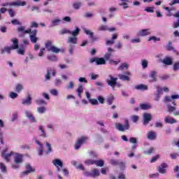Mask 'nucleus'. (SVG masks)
Instances as JSON below:
<instances>
[{"label":"nucleus","mask_w":179,"mask_h":179,"mask_svg":"<svg viewBox=\"0 0 179 179\" xmlns=\"http://www.w3.org/2000/svg\"><path fill=\"white\" fill-rule=\"evenodd\" d=\"M110 79L106 80V83L108 86H110L113 89L117 86V81L118 80V78H114L113 76H109Z\"/></svg>","instance_id":"nucleus-7"},{"label":"nucleus","mask_w":179,"mask_h":179,"mask_svg":"<svg viewBox=\"0 0 179 179\" xmlns=\"http://www.w3.org/2000/svg\"><path fill=\"white\" fill-rule=\"evenodd\" d=\"M50 94H52V96H58V91L55 89L50 90Z\"/></svg>","instance_id":"nucleus-63"},{"label":"nucleus","mask_w":179,"mask_h":179,"mask_svg":"<svg viewBox=\"0 0 179 179\" xmlns=\"http://www.w3.org/2000/svg\"><path fill=\"white\" fill-rule=\"evenodd\" d=\"M152 40H153V41H160V38H157L156 36H151L148 38V41H152Z\"/></svg>","instance_id":"nucleus-57"},{"label":"nucleus","mask_w":179,"mask_h":179,"mask_svg":"<svg viewBox=\"0 0 179 179\" xmlns=\"http://www.w3.org/2000/svg\"><path fill=\"white\" fill-rule=\"evenodd\" d=\"M39 131L42 132L41 136L43 138H47V134H45V131H44V128H43V126H39Z\"/></svg>","instance_id":"nucleus-46"},{"label":"nucleus","mask_w":179,"mask_h":179,"mask_svg":"<svg viewBox=\"0 0 179 179\" xmlns=\"http://www.w3.org/2000/svg\"><path fill=\"white\" fill-rule=\"evenodd\" d=\"M95 163V160L94 159H86L85 161V164H86V166H90V165H93Z\"/></svg>","instance_id":"nucleus-36"},{"label":"nucleus","mask_w":179,"mask_h":179,"mask_svg":"<svg viewBox=\"0 0 179 179\" xmlns=\"http://www.w3.org/2000/svg\"><path fill=\"white\" fill-rule=\"evenodd\" d=\"M8 15L11 17H15V10H13V9H8Z\"/></svg>","instance_id":"nucleus-58"},{"label":"nucleus","mask_w":179,"mask_h":179,"mask_svg":"<svg viewBox=\"0 0 179 179\" xmlns=\"http://www.w3.org/2000/svg\"><path fill=\"white\" fill-rule=\"evenodd\" d=\"M148 62L146 60H142V67H143V69H146V68H148Z\"/></svg>","instance_id":"nucleus-61"},{"label":"nucleus","mask_w":179,"mask_h":179,"mask_svg":"<svg viewBox=\"0 0 179 179\" xmlns=\"http://www.w3.org/2000/svg\"><path fill=\"white\" fill-rule=\"evenodd\" d=\"M84 33H85V34H87V36H90V38L91 36H94V33L92 32L89 29H84Z\"/></svg>","instance_id":"nucleus-48"},{"label":"nucleus","mask_w":179,"mask_h":179,"mask_svg":"<svg viewBox=\"0 0 179 179\" xmlns=\"http://www.w3.org/2000/svg\"><path fill=\"white\" fill-rule=\"evenodd\" d=\"M140 107H141V110H149V108H150V105L145 104V103H141L140 105Z\"/></svg>","instance_id":"nucleus-38"},{"label":"nucleus","mask_w":179,"mask_h":179,"mask_svg":"<svg viewBox=\"0 0 179 179\" xmlns=\"http://www.w3.org/2000/svg\"><path fill=\"white\" fill-rule=\"evenodd\" d=\"M51 72H52V69H48L47 71V74L45 76L46 80H50V79H51Z\"/></svg>","instance_id":"nucleus-34"},{"label":"nucleus","mask_w":179,"mask_h":179,"mask_svg":"<svg viewBox=\"0 0 179 179\" xmlns=\"http://www.w3.org/2000/svg\"><path fill=\"white\" fill-rule=\"evenodd\" d=\"M26 27L24 26H21L17 29L18 33H22V34H29V33H31V29H25Z\"/></svg>","instance_id":"nucleus-17"},{"label":"nucleus","mask_w":179,"mask_h":179,"mask_svg":"<svg viewBox=\"0 0 179 179\" xmlns=\"http://www.w3.org/2000/svg\"><path fill=\"white\" fill-rule=\"evenodd\" d=\"M169 167V165L166 163H162L157 169V171L160 173V174H166V169Z\"/></svg>","instance_id":"nucleus-15"},{"label":"nucleus","mask_w":179,"mask_h":179,"mask_svg":"<svg viewBox=\"0 0 179 179\" xmlns=\"http://www.w3.org/2000/svg\"><path fill=\"white\" fill-rule=\"evenodd\" d=\"M45 47L48 51H50L51 52H53L54 54H59L61 52V49L57 48L55 45H52V42L51 41H48L45 43Z\"/></svg>","instance_id":"nucleus-3"},{"label":"nucleus","mask_w":179,"mask_h":179,"mask_svg":"<svg viewBox=\"0 0 179 179\" xmlns=\"http://www.w3.org/2000/svg\"><path fill=\"white\" fill-rule=\"evenodd\" d=\"M8 152V148H6L1 152V157L7 162V163H9L10 162V157L13 156V155H15V152L13 151H11L10 153H6Z\"/></svg>","instance_id":"nucleus-4"},{"label":"nucleus","mask_w":179,"mask_h":179,"mask_svg":"<svg viewBox=\"0 0 179 179\" xmlns=\"http://www.w3.org/2000/svg\"><path fill=\"white\" fill-rule=\"evenodd\" d=\"M134 89L136 90H141V92H145V90H148V85L143 84H139L134 86Z\"/></svg>","instance_id":"nucleus-18"},{"label":"nucleus","mask_w":179,"mask_h":179,"mask_svg":"<svg viewBox=\"0 0 179 179\" xmlns=\"http://www.w3.org/2000/svg\"><path fill=\"white\" fill-rule=\"evenodd\" d=\"M36 104H38V106H42V104H45L47 105V102H45V101H44L43 99H38L36 101Z\"/></svg>","instance_id":"nucleus-45"},{"label":"nucleus","mask_w":179,"mask_h":179,"mask_svg":"<svg viewBox=\"0 0 179 179\" xmlns=\"http://www.w3.org/2000/svg\"><path fill=\"white\" fill-rule=\"evenodd\" d=\"M68 44H77L78 43V38L76 36L69 37L67 40Z\"/></svg>","instance_id":"nucleus-25"},{"label":"nucleus","mask_w":179,"mask_h":179,"mask_svg":"<svg viewBox=\"0 0 179 179\" xmlns=\"http://www.w3.org/2000/svg\"><path fill=\"white\" fill-rule=\"evenodd\" d=\"M81 5H82V3L78 2V3H74L73 4V6L74 9H79V8H80Z\"/></svg>","instance_id":"nucleus-59"},{"label":"nucleus","mask_w":179,"mask_h":179,"mask_svg":"<svg viewBox=\"0 0 179 179\" xmlns=\"http://www.w3.org/2000/svg\"><path fill=\"white\" fill-rule=\"evenodd\" d=\"M6 5H9L10 6H25L26 1H20V0H17L16 1L8 3Z\"/></svg>","instance_id":"nucleus-14"},{"label":"nucleus","mask_w":179,"mask_h":179,"mask_svg":"<svg viewBox=\"0 0 179 179\" xmlns=\"http://www.w3.org/2000/svg\"><path fill=\"white\" fill-rule=\"evenodd\" d=\"M12 50H15L12 48V46L5 47L3 49L1 50V54H5V52H7V54H10V51Z\"/></svg>","instance_id":"nucleus-26"},{"label":"nucleus","mask_w":179,"mask_h":179,"mask_svg":"<svg viewBox=\"0 0 179 179\" xmlns=\"http://www.w3.org/2000/svg\"><path fill=\"white\" fill-rule=\"evenodd\" d=\"M25 114H26L27 118H29V120H30L31 122H36V118L34 117L33 114H31L29 111H26Z\"/></svg>","instance_id":"nucleus-24"},{"label":"nucleus","mask_w":179,"mask_h":179,"mask_svg":"<svg viewBox=\"0 0 179 179\" xmlns=\"http://www.w3.org/2000/svg\"><path fill=\"white\" fill-rule=\"evenodd\" d=\"M131 75V72L125 71L124 74L119 75V79H120V80H127V82H129L131 80V78H129Z\"/></svg>","instance_id":"nucleus-9"},{"label":"nucleus","mask_w":179,"mask_h":179,"mask_svg":"<svg viewBox=\"0 0 179 179\" xmlns=\"http://www.w3.org/2000/svg\"><path fill=\"white\" fill-rule=\"evenodd\" d=\"M114 96L111 95L107 99V103L109 106H111L113 104V102L114 101Z\"/></svg>","instance_id":"nucleus-40"},{"label":"nucleus","mask_w":179,"mask_h":179,"mask_svg":"<svg viewBox=\"0 0 179 179\" xmlns=\"http://www.w3.org/2000/svg\"><path fill=\"white\" fill-rule=\"evenodd\" d=\"M164 122H166V124H176V122H177V120H176V119L173 117H170V116H166L164 118Z\"/></svg>","instance_id":"nucleus-21"},{"label":"nucleus","mask_w":179,"mask_h":179,"mask_svg":"<svg viewBox=\"0 0 179 179\" xmlns=\"http://www.w3.org/2000/svg\"><path fill=\"white\" fill-rule=\"evenodd\" d=\"M30 41L33 43V44H36L38 41V38H37V29H34L31 32L29 33Z\"/></svg>","instance_id":"nucleus-8"},{"label":"nucleus","mask_w":179,"mask_h":179,"mask_svg":"<svg viewBox=\"0 0 179 179\" xmlns=\"http://www.w3.org/2000/svg\"><path fill=\"white\" fill-rule=\"evenodd\" d=\"M9 96L10 97V99H16V97H17V94H16L13 92H10Z\"/></svg>","instance_id":"nucleus-64"},{"label":"nucleus","mask_w":179,"mask_h":179,"mask_svg":"<svg viewBox=\"0 0 179 179\" xmlns=\"http://www.w3.org/2000/svg\"><path fill=\"white\" fill-rule=\"evenodd\" d=\"M24 155L20 153H15L14 156V164L12 165L13 169H19L22 163H23V158Z\"/></svg>","instance_id":"nucleus-1"},{"label":"nucleus","mask_w":179,"mask_h":179,"mask_svg":"<svg viewBox=\"0 0 179 179\" xmlns=\"http://www.w3.org/2000/svg\"><path fill=\"white\" fill-rule=\"evenodd\" d=\"M78 96V97H82V93H83V85H79L78 88L77 89Z\"/></svg>","instance_id":"nucleus-32"},{"label":"nucleus","mask_w":179,"mask_h":179,"mask_svg":"<svg viewBox=\"0 0 179 179\" xmlns=\"http://www.w3.org/2000/svg\"><path fill=\"white\" fill-rule=\"evenodd\" d=\"M117 166H119V167L122 169V170H124V169H125V162L119 161V164Z\"/></svg>","instance_id":"nucleus-62"},{"label":"nucleus","mask_w":179,"mask_h":179,"mask_svg":"<svg viewBox=\"0 0 179 179\" xmlns=\"http://www.w3.org/2000/svg\"><path fill=\"white\" fill-rule=\"evenodd\" d=\"M90 64L96 62V65H106V59L103 57H94L90 59Z\"/></svg>","instance_id":"nucleus-6"},{"label":"nucleus","mask_w":179,"mask_h":179,"mask_svg":"<svg viewBox=\"0 0 179 179\" xmlns=\"http://www.w3.org/2000/svg\"><path fill=\"white\" fill-rule=\"evenodd\" d=\"M124 68H126V69H128V64L127 63H122L119 67L118 69L120 71H122L124 69Z\"/></svg>","instance_id":"nucleus-44"},{"label":"nucleus","mask_w":179,"mask_h":179,"mask_svg":"<svg viewBox=\"0 0 179 179\" xmlns=\"http://www.w3.org/2000/svg\"><path fill=\"white\" fill-rule=\"evenodd\" d=\"M150 29H142L137 33L138 37H145L146 36H150Z\"/></svg>","instance_id":"nucleus-12"},{"label":"nucleus","mask_w":179,"mask_h":179,"mask_svg":"<svg viewBox=\"0 0 179 179\" xmlns=\"http://www.w3.org/2000/svg\"><path fill=\"white\" fill-rule=\"evenodd\" d=\"M170 101H171V97L166 96L164 98V103H165V104H167V103H170Z\"/></svg>","instance_id":"nucleus-53"},{"label":"nucleus","mask_w":179,"mask_h":179,"mask_svg":"<svg viewBox=\"0 0 179 179\" xmlns=\"http://www.w3.org/2000/svg\"><path fill=\"white\" fill-rule=\"evenodd\" d=\"M155 152V148H150L148 150H145L143 152L144 155H152Z\"/></svg>","instance_id":"nucleus-41"},{"label":"nucleus","mask_w":179,"mask_h":179,"mask_svg":"<svg viewBox=\"0 0 179 179\" xmlns=\"http://www.w3.org/2000/svg\"><path fill=\"white\" fill-rule=\"evenodd\" d=\"M91 173L93 178H96V177H99V176H100V171H99L98 169H94Z\"/></svg>","instance_id":"nucleus-28"},{"label":"nucleus","mask_w":179,"mask_h":179,"mask_svg":"<svg viewBox=\"0 0 179 179\" xmlns=\"http://www.w3.org/2000/svg\"><path fill=\"white\" fill-rule=\"evenodd\" d=\"M119 163H120V160L118 159H112L110 160V164L112 166H118Z\"/></svg>","instance_id":"nucleus-35"},{"label":"nucleus","mask_w":179,"mask_h":179,"mask_svg":"<svg viewBox=\"0 0 179 179\" xmlns=\"http://www.w3.org/2000/svg\"><path fill=\"white\" fill-rule=\"evenodd\" d=\"M165 10L168 11V13L166 14V16L169 17H171V16H173V14L171 13L173 10H176V8L174 7H164Z\"/></svg>","instance_id":"nucleus-23"},{"label":"nucleus","mask_w":179,"mask_h":179,"mask_svg":"<svg viewBox=\"0 0 179 179\" xmlns=\"http://www.w3.org/2000/svg\"><path fill=\"white\" fill-rule=\"evenodd\" d=\"M79 33H80V29H79L78 27H76V29L73 31H71L70 34L73 36V37H76L79 36Z\"/></svg>","instance_id":"nucleus-27"},{"label":"nucleus","mask_w":179,"mask_h":179,"mask_svg":"<svg viewBox=\"0 0 179 179\" xmlns=\"http://www.w3.org/2000/svg\"><path fill=\"white\" fill-rule=\"evenodd\" d=\"M12 41H13V45H12L11 47L14 50H17V48H19V41L17 40V38H13L12 39Z\"/></svg>","instance_id":"nucleus-29"},{"label":"nucleus","mask_w":179,"mask_h":179,"mask_svg":"<svg viewBox=\"0 0 179 179\" xmlns=\"http://www.w3.org/2000/svg\"><path fill=\"white\" fill-rule=\"evenodd\" d=\"M0 169L2 173H6V166H5L2 162H0Z\"/></svg>","instance_id":"nucleus-47"},{"label":"nucleus","mask_w":179,"mask_h":179,"mask_svg":"<svg viewBox=\"0 0 179 179\" xmlns=\"http://www.w3.org/2000/svg\"><path fill=\"white\" fill-rule=\"evenodd\" d=\"M166 49L167 51H174V47H173V43L171 41L168 42Z\"/></svg>","instance_id":"nucleus-33"},{"label":"nucleus","mask_w":179,"mask_h":179,"mask_svg":"<svg viewBox=\"0 0 179 179\" xmlns=\"http://www.w3.org/2000/svg\"><path fill=\"white\" fill-rule=\"evenodd\" d=\"M60 34H71L69 29H64L60 31Z\"/></svg>","instance_id":"nucleus-56"},{"label":"nucleus","mask_w":179,"mask_h":179,"mask_svg":"<svg viewBox=\"0 0 179 179\" xmlns=\"http://www.w3.org/2000/svg\"><path fill=\"white\" fill-rule=\"evenodd\" d=\"M47 58L49 61H52V62H55L58 61V58H57V56H55V55H48Z\"/></svg>","instance_id":"nucleus-31"},{"label":"nucleus","mask_w":179,"mask_h":179,"mask_svg":"<svg viewBox=\"0 0 179 179\" xmlns=\"http://www.w3.org/2000/svg\"><path fill=\"white\" fill-rule=\"evenodd\" d=\"M173 70L174 72H177V71H179V62H176L173 65Z\"/></svg>","instance_id":"nucleus-37"},{"label":"nucleus","mask_w":179,"mask_h":179,"mask_svg":"<svg viewBox=\"0 0 179 179\" xmlns=\"http://www.w3.org/2000/svg\"><path fill=\"white\" fill-rule=\"evenodd\" d=\"M160 159V155H157L151 159L150 163H155V162H157V159Z\"/></svg>","instance_id":"nucleus-52"},{"label":"nucleus","mask_w":179,"mask_h":179,"mask_svg":"<svg viewBox=\"0 0 179 179\" xmlns=\"http://www.w3.org/2000/svg\"><path fill=\"white\" fill-rule=\"evenodd\" d=\"M89 139L87 136H82L81 138H78V141L75 143V149L78 150L80 149V146L83 145V143H86V141Z\"/></svg>","instance_id":"nucleus-5"},{"label":"nucleus","mask_w":179,"mask_h":179,"mask_svg":"<svg viewBox=\"0 0 179 179\" xmlns=\"http://www.w3.org/2000/svg\"><path fill=\"white\" fill-rule=\"evenodd\" d=\"M156 137H157L156 132L152 131H150L148 132V136H147L148 139H150V141H155V139H156Z\"/></svg>","instance_id":"nucleus-19"},{"label":"nucleus","mask_w":179,"mask_h":179,"mask_svg":"<svg viewBox=\"0 0 179 179\" xmlns=\"http://www.w3.org/2000/svg\"><path fill=\"white\" fill-rule=\"evenodd\" d=\"M23 90V86L21 84H17L15 87V92H17V93H20V92H22V90Z\"/></svg>","instance_id":"nucleus-39"},{"label":"nucleus","mask_w":179,"mask_h":179,"mask_svg":"<svg viewBox=\"0 0 179 179\" xmlns=\"http://www.w3.org/2000/svg\"><path fill=\"white\" fill-rule=\"evenodd\" d=\"M157 73L156 71H152L150 72V82H151V83L157 82V78L156 77Z\"/></svg>","instance_id":"nucleus-20"},{"label":"nucleus","mask_w":179,"mask_h":179,"mask_svg":"<svg viewBox=\"0 0 179 179\" xmlns=\"http://www.w3.org/2000/svg\"><path fill=\"white\" fill-rule=\"evenodd\" d=\"M26 171L22 172L23 176H27V174H30V173H34L35 169L31 167L30 164H27L25 166Z\"/></svg>","instance_id":"nucleus-16"},{"label":"nucleus","mask_w":179,"mask_h":179,"mask_svg":"<svg viewBox=\"0 0 179 179\" xmlns=\"http://www.w3.org/2000/svg\"><path fill=\"white\" fill-rule=\"evenodd\" d=\"M22 104L24 106L27 104V106H30L31 104V96L30 94H28L26 99H22Z\"/></svg>","instance_id":"nucleus-22"},{"label":"nucleus","mask_w":179,"mask_h":179,"mask_svg":"<svg viewBox=\"0 0 179 179\" xmlns=\"http://www.w3.org/2000/svg\"><path fill=\"white\" fill-rule=\"evenodd\" d=\"M157 94H159L162 96L163 94V88L161 87H157Z\"/></svg>","instance_id":"nucleus-60"},{"label":"nucleus","mask_w":179,"mask_h":179,"mask_svg":"<svg viewBox=\"0 0 179 179\" xmlns=\"http://www.w3.org/2000/svg\"><path fill=\"white\" fill-rule=\"evenodd\" d=\"M11 23H12V24H13L14 26H17V25H20V24H22V23H20V22H19V20H17V19H15V20H11Z\"/></svg>","instance_id":"nucleus-55"},{"label":"nucleus","mask_w":179,"mask_h":179,"mask_svg":"<svg viewBox=\"0 0 179 179\" xmlns=\"http://www.w3.org/2000/svg\"><path fill=\"white\" fill-rule=\"evenodd\" d=\"M98 30H99V31H107L108 30V28L107 27L106 25H101V26L99 27Z\"/></svg>","instance_id":"nucleus-43"},{"label":"nucleus","mask_w":179,"mask_h":179,"mask_svg":"<svg viewBox=\"0 0 179 179\" xmlns=\"http://www.w3.org/2000/svg\"><path fill=\"white\" fill-rule=\"evenodd\" d=\"M52 164L57 167L58 171H61V169L64 167V163L61 159H55L52 161Z\"/></svg>","instance_id":"nucleus-10"},{"label":"nucleus","mask_w":179,"mask_h":179,"mask_svg":"<svg viewBox=\"0 0 179 179\" xmlns=\"http://www.w3.org/2000/svg\"><path fill=\"white\" fill-rule=\"evenodd\" d=\"M37 111L40 114H44V113L46 111V108L44 106H41L37 108Z\"/></svg>","instance_id":"nucleus-42"},{"label":"nucleus","mask_w":179,"mask_h":179,"mask_svg":"<svg viewBox=\"0 0 179 179\" xmlns=\"http://www.w3.org/2000/svg\"><path fill=\"white\" fill-rule=\"evenodd\" d=\"M60 22H61V20L56 19L52 21V26H58V24H59Z\"/></svg>","instance_id":"nucleus-51"},{"label":"nucleus","mask_w":179,"mask_h":179,"mask_svg":"<svg viewBox=\"0 0 179 179\" xmlns=\"http://www.w3.org/2000/svg\"><path fill=\"white\" fill-rule=\"evenodd\" d=\"M89 102L92 104V106H97V104H99V101L96 99H90Z\"/></svg>","instance_id":"nucleus-49"},{"label":"nucleus","mask_w":179,"mask_h":179,"mask_svg":"<svg viewBox=\"0 0 179 179\" xmlns=\"http://www.w3.org/2000/svg\"><path fill=\"white\" fill-rule=\"evenodd\" d=\"M115 128L116 129H117V131H120V132H125V131H128L129 128H131V126L129 125V120H128V119H126L124 120V124H122L121 123H116Z\"/></svg>","instance_id":"nucleus-2"},{"label":"nucleus","mask_w":179,"mask_h":179,"mask_svg":"<svg viewBox=\"0 0 179 179\" xmlns=\"http://www.w3.org/2000/svg\"><path fill=\"white\" fill-rule=\"evenodd\" d=\"M104 58L106 59V61H110V58H111V53L110 52H106L104 55Z\"/></svg>","instance_id":"nucleus-54"},{"label":"nucleus","mask_w":179,"mask_h":179,"mask_svg":"<svg viewBox=\"0 0 179 179\" xmlns=\"http://www.w3.org/2000/svg\"><path fill=\"white\" fill-rule=\"evenodd\" d=\"M94 164L97 166V167H103V166H104V160L103 159L95 160Z\"/></svg>","instance_id":"nucleus-30"},{"label":"nucleus","mask_w":179,"mask_h":179,"mask_svg":"<svg viewBox=\"0 0 179 179\" xmlns=\"http://www.w3.org/2000/svg\"><path fill=\"white\" fill-rule=\"evenodd\" d=\"M169 113H173L176 111V106H171V105L167 106Z\"/></svg>","instance_id":"nucleus-50"},{"label":"nucleus","mask_w":179,"mask_h":179,"mask_svg":"<svg viewBox=\"0 0 179 179\" xmlns=\"http://www.w3.org/2000/svg\"><path fill=\"white\" fill-rule=\"evenodd\" d=\"M152 121V115L150 113H144L143 114V125H148L149 122Z\"/></svg>","instance_id":"nucleus-13"},{"label":"nucleus","mask_w":179,"mask_h":179,"mask_svg":"<svg viewBox=\"0 0 179 179\" xmlns=\"http://www.w3.org/2000/svg\"><path fill=\"white\" fill-rule=\"evenodd\" d=\"M162 64H164V65H166L167 66L173 65V57H169V56H166L162 61Z\"/></svg>","instance_id":"nucleus-11"}]
</instances>
